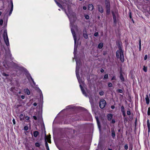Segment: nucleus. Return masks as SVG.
Wrapping results in <instances>:
<instances>
[{
    "instance_id": "nucleus-1",
    "label": "nucleus",
    "mask_w": 150,
    "mask_h": 150,
    "mask_svg": "<svg viewBox=\"0 0 150 150\" xmlns=\"http://www.w3.org/2000/svg\"><path fill=\"white\" fill-rule=\"evenodd\" d=\"M64 11L69 20L70 26L71 28H72L73 29H76L77 26L74 24V23L76 19V13L73 12L72 11L68 13L66 9H64Z\"/></svg>"
},
{
    "instance_id": "nucleus-2",
    "label": "nucleus",
    "mask_w": 150,
    "mask_h": 150,
    "mask_svg": "<svg viewBox=\"0 0 150 150\" xmlns=\"http://www.w3.org/2000/svg\"><path fill=\"white\" fill-rule=\"evenodd\" d=\"M71 31L74 40V57H75L76 56V51L77 50V47H78V44H76V34L74 30L72 28H71Z\"/></svg>"
},
{
    "instance_id": "nucleus-3",
    "label": "nucleus",
    "mask_w": 150,
    "mask_h": 150,
    "mask_svg": "<svg viewBox=\"0 0 150 150\" xmlns=\"http://www.w3.org/2000/svg\"><path fill=\"white\" fill-rule=\"evenodd\" d=\"M105 3L106 9V13L109 15L110 13V3L109 0H105Z\"/></svg>"
},
{
    "instance_id": "nucleus-4",
    "label": "nucleus",
    "mask_w": 150,
    "mask_h": 150,
    "mask_svg": "<svg viewBox=\"0 0 150 150\" xmlns=\"http://www.w3.org/2000/svg\"><path fill=\"white\" fill-rule=\"evenodd\" d=\"M3 38L6 45L7 46H9V44L7 34V30H4Z\"/></svg>"
},
{
    "instance_id": "nucleus-5",
    "label": "nucleus",
    "mask_w": 150,
    "mask_h": 150,
    "mask_svg": "<svg viewBox=\"0 0 150 150\" xmlns=\"http://www.w3.org/2000/svg\"><path fill=\"white\" fill-rule=\"evenodd\" d=\"M88 96L89 98V102L90 103L91 108H93L94 107V96L92 94H90Z\"/></svg>"
},
{
    "instance_id": "nucleus-6",
    "label": "nucleus",
    "mask_w": 150,
    "mask_h": 150,
    "mask_svg": "<svg viewBox=\"0 0 150 150\" xmlns=\"http://www.w3.org/2000/svg\"><path fill=\"white\" fill-rule=\"evenodd\" d=\"M75 59L76 62V71L77 70H78V72H79V69L81 66V62L80 60H77V58H75Z\"/></svg>"
},
{
    "instance_id": "nucleus-7",
    "label": "nucleus",
    "mask_w": 150,
    "mask_h": 150,
    "mask_svg": "<svg viewBox=\"0 0 150 150\" xmlns=\"http://www.w3.org/2000/svg\"><path fill=\"white\" fill-rule=\"evenodd\" d=\"M106 104L105 100L103 99L100 100L99 102V106L101 109H103L105 107Z\"/></svg>"
},
{
    "instance_id": "nucleus-8",
    "label": "nucleus",
    "mask_w": 150,
    "mask_h": 150,
    "mask_svg": "<svg viewBox=\"0 0 150 150\" xmlns=\"http://www.w3.org/2000/svg\"><path fill=\"white\" fill-rule=\"evenodd\" d=\"M76 73L79 83L80 84H81V83H83V81H82V79L81 78L79 74V72H78V70L76 71Z\"/></svg>"
},
{
    "instance_id": "nucleus-9",
    "label": "nucleus",
    "mask_w": 150,
    "mask_h": 150,
    "mask_svg": "<svg viewBox=\"0 0 150 150\" xmlns=\"http://www.w3.org/2000/svg\"><path fill=\"white\" fill-rule=\"evenodd\" d=\"M9 6L11 7V9L9 13V15L10 16L12 12L13 8V5L12 0L10 1V4H9L8 7H9Z\"/></svg>"
},
{
    "instance_id": "nucleus-10",
    "label": "nucleus",
    "mask_w": 150,
    "mask_h": 150,
    "mask_svg": "<svg viewBox=\"0 0 150 150\" xmlns=\"http://www.w3.org/2000/svg\"><path fill=\"white\" fill-rule=\"evenodd\" d=\"M80 87L81 88V91L82 92L83 94L86 97H88V96L87 95L86 93V91H85L84 88H83L82 86L81 85V84H80Z\"/></svg>"
},
{
    "instance_id": "nucleus-11",
    "label": "nucleus",
    "mask_w": 150,
    "mask_h": 150,
    "mask_svg": "<svg viewBox=\"0 0 150 150\" xmlns=\"http://www.w3.org/2000/svg\"><path fill=\"white\" fill-rule=\"evenodd\" d=\"M112 13L113 19V23L114 24L116 25L117 24V20L116 16L115 15L113 11H112Z\"/></svg>"
},
{
    "instance_id": "nucleus-12",
    "label": "nucleus",
    "mask_w": 150,
    "mask_h": 150,
    "mask_svg": "<svg viewBox=\"0 0 150 150\" xmlns=\"http://www.w3.org/2000/svg\"><path fill=\"white\" fill-rule=\"evenodd\" d=\"M120 60L121 62H123L124 61V57L123 51H121L120 55Z\"/></svg>"
},
{
    "instance_id": "nucleus-13",
    "label": "nucleus",
    "mask_w": 150,
    "mask_h": 150,
    "mask_svg": "<svg viewBox=\"0 0 150 150\" xmlns=\"http://www.w3.org/2000/svg\"><path fill=\"white\" fill-rule=\"evenodd\" d=\"M83 37L86 39H87L88 37V35L85 29L83 30Z\"/></svg>"
},
{
    "instance_id": "nucleus-14",
    "label": "nucleus",
    "mask_w": 150,
    "mask_h": 150,
    "mask_svg": "<svg viewBox=\"0 0 150 150\" xmlns=\"http://www.w3.org/2000/svg\"><path fill=\"white\" fill-rule=\"evenodd\" d=\"M25 75L27 78L29 80H30V79H32V78L30 76V74L28 73V71H25Z\"/></svg>"
},
{
    "instance_id": "nucleus-15",
    "label": "nucleus",
    "mask_w": 150,
    "mask_h": 150,
    "mask_svg": "<svg viewBox=\"0 0 150 150\" xmlns=\"http://www.w3.org/2000/svg\"><path fill=\"white\" fill-rule=\"evenodd\" d=\"M113 117V115L112 114L110 113L107 115V118L108 120L110 121L111 120H112Z\"/></svg>"
},
{
    "instance_id": "nucleus-16",
    "label": "nucleus",
    "mask_w": 150,
    "mask_h": 150,
    "mask_svg": "<svg viewBox=\"0 0 150 150\" xmlns=\"http://www.w3.org/2000/svg\"><path fill=\"white\" fill-rule=\"evenodd\" d=\"M111 136L113 139H114L115 137V132L114 128H111Z\"/></svg>"
},
{
    "instance_id": "nucleus-17",
    "label": "nucleus",
    "mask_w": 150,
    "mask_h": 150,
    "mask_svg": "<svg viewBox=\"0 0 150 150\" xmlns=\"http://www.w3.org/2000/svg\"><path fill=\"white\" fill-rule=\"evenodd\" d=\"M98 6L99 11L101 13H103V10L102 6L100 5H98Z\"/></svg>"
},
{
    "instance_id": "nucleus-18",
    "label": "nucleus",
    "mask_w": 150,
    "mask_h": 150,
    "mask_svg": "<svg viewBox=\"0 0 150 150\" xmlns=\"http://www.w3.org/2000/svg\"><path fill=\"white\" fill-rule=\"evenodd\" d=\"M116 43L118 46L119 49L121 51H123L122 48L121 47L120 44V42L119 41H116Z\"/></svg>"
},
{
    "instance_id": "nucleus-19",
    "label": "nucleus",
    "mask_w": 150,
    "mask_h": 150,
    "mask_svg": "<svg viewBox=\"0 0 150 150\" xmlns=\"http://www.w3.org/2000/svg\"><path fill=\"white\" fill-rule=\"evenodd\" d=\"M121 51L120 50H117L116 53V57L117 58H120V55Z\"/></svg>"
},
{
    "instance_id": "nucleus-20",
    "label": "nucleus",
    "mask_w": 150,
    "mask_h": 150,
    "mask_svg": "<svg viewBox=\"0 0 150 150\" xmlns=\"http://www.w3.org/2000/svg\"><path fill=\"white\" fill-rule=\"evenodd\" d=\"M94 7L93 5L91 4H89L88 9L89 10L92 11Z\"/></svg>"
},
{
    "instance_id": "nucleus-21",
    "label": "nucleus",
    "mask_w": 150,
    "mask_h": 150,
    "mask_svg": "<svg viewBox=\"0 0 150 150\" xmlns=\"http://www.w3.org/2000/svg\"><path fill=\"white\" fill-rule=\"evenodd\" d=\"M120 79L122 82H124L125 81V79L122 74H120Z\"/></svg>"
},
{
    "instance_id": "nucleus-22",
    "label": "nucleus",
    "mask_w": 150,
    "mask_h": 150,
    "mask_svg": "<svg viewBox=\"0 0 150 150\" xmlns=\"http://www.w3.org/2000/svg\"><path fill=\"white\" fill-rule=\"evenodd\" d=\"M103 46V43L100 42L98 45V47L99 49H101L102 48Z\"/></svg>"
},
{
    "instance_id": "nucleus-23",
    "label": "nucleus",
    "mask_w": 150,
    "mask_h": 150,
    "mask_svg": "<svg viewBox=\"0 0 150 150\" xmlns=\"http://www.w3.org/2000/svg\"><path fill=\"white\" fill-rule=\"evenodd\" d=\"M39 134V132L37 131H35L33 132V135L34 137H36Z\"/></svg>"
},
{
    "instance_id": "nucleus-24",
    "label": "nucleus",
    "mask_w": 150,
    "mask_h": 150,
    "mask_svg": "<svg viewBox=\"0 0 150 150\" xmlns=\"http://www.w3.org/2000/svg\"><path fill=\"white\" fill-rule=\"evenodd\" d=\"M145 99L146 100V103L147 104H149V99L148 95H146V97L145 98Z\"/></svg>"
},
{
    "instance_id": "nucleus-25",
    "label": "nucleus",
    "mask_w": 150,
    "mask_h": 150,
    "mask_svg": "<svg viewBox=\"0 0 150 150\" xmlns=\"http://www.w3.org/2000/svg\"><path fill=\"white\" fill-rule=\"evenodd\" d=\"M67 9L68 10L69 13L72 11L71 6L69 5L67 6Z\"/></svg>"
},
{
    "instance_id": "nucleus-26",
    "label": "nucleus",
    "mask_w": 150,
    "mask_h": 150,
    "mask_svg": "<svg viewBox=\"0 0 150 150\" xmlns=\"http://www.w3.org/2000/svg\"><path fill=\"white\" fill-rule=\"evenodd\" d=\"M96 121H97V123L98 125V127L99 130H100V129H101V125H100V121H99V120H96Z\"/></svg>"
},
{
    "instance_id": "nucleus-27",
    "label": "nucleus",
    "mask_w": 150,
    "mask_h": 150,
    "mask_svg": "<svg viewBox=\"0 0 150 150\" xmlns=\"http://www.w3.org/2000/svg\"><path fill=\"white\" fill-rule=\"evenodd\" d=\"M45 146L46 147L47 150H50L49 148V146H48V143H47V141H46V139H45Z\"/></svg>"
},
{
    "instance_id": "nucleus-28",
    "label": "nucleus",
    "mask_w": 150,
    "mask_h": 150,
    "mask_svg": "<svg viewBox=\"0 0 150 150\" xmlns=\"http://www.w3.org/2000/svg\"><path fill=\"white\" fill-rule=\"evenodd\" d=\"M25 93H26L28 95H29L30 94V91L28 89H26L25 90Z\"/></svg>"
},
{
    "instance_id": "nucleus-29",
    "label": "nucleus",
    "mask_w": 150,
    "mask_h": 150,
    "mask_svg": "<svg viewBox=\"0 0 150 150\" xmlns=\"http://www.w3.org/2000/svg\"><path fill=\"white\" fill-rule=\"evenodd\" d=\"M20 120H23L24 119V117L23 116V114H21L20 115Z\"/></svg>"
},
{
    "instance_id": "nucleus-30",
    "label": "nucleus",
    "mask_w": 150,
    "mask_h": 150,
    "mask_svg": "<svg viewBox=\"0 0 150 150\" xmlns=\"http://www.w3.org/2000/svg\"><path fill=\"white\" fill-rule=\"evenodd\" d=\"M57 5L59 7H60L62 9H63L64 10V9H64V8L62 6V5H61V4L59 3H57Z\"/></svg>"
},
{
    "instance_id": "nucleus-31",
    "label": "nucleus",
    "mask_w": 150,
    "mask_h": 150,
    "mask_svg": "<svg viewBox=\"0 0 150 150\" xmlns=\"http://www.w3.org/2000/svg\"><path fill=\"white\" fill-rule=\"evenodd\" d=\"M147 127H148V129H149H149H150V124H149V120H148L147 121Z\"/></svg>"
},
{
    "instance_id": "nucleus-32",
    "label": "nucleus",
    "mask_w": 150,
    "mask_h": 150,
    "mask_svg": "<svg viewBox=\"0 0 150 150\" xmlns=\"http://www.w3.org/2000/svg\"><path fill=\"white\" fill-rule=\"evenodd\" d=\"M141 39H140L139 41V50L140 51L141 49Z\"/></svg>"
},
{
    "instance_id": "nucleus-33",
    "label": "nucleus",
    "mask_w": 150,
    "mask_h": 150,
    "mask_svg": "<svg viewBox=\"0 0 150 150\" xmlns=\"http://www.w3.org/2000/svg\"><path fill=\"white\" fill-rule=\"evenodd\" d=\"M117 91L118 93H123V91L122 89H118L117 90Z\"/></svg>"
},
{
    "instance_id": "nucleus-34",
    "label": "nucleus",
    "mask_w": 150,
    "mask_h": 150,
    "mask_svg": "<svg viewBox=\"0 0 150 150\" xmlns=\"http://www.w3.org/2000/svg\"><path fill=\"white\" fill-rule=\"evenodd\" d=\"M35 146L37 147H40V144L38 142H36L35 144Z\"/></svg>"
},
{
    "instance_id": "nucleus-35",
    "label": "nucleus",
    "mask_w": 150,
    "mask_h": 150,
    "mask_svg": "<svg viewBox=\"0 0 150 150\" xmlns=\"http://www.w3.org/2000/svg\"><path fill=\"white\" fill-rule=\"evenodd\" d=\"M129 17H130V18L131 19H132V21L133 22V23H134V21H133V19H132V17L131 13L130 12H129Z\"/></svg>"
},
{
    "instance_id": "nucleus-36",
    "label": "nucleus",
    "mask_w": 150,
    "mask_h": 150,
    "mask_svg": "<svg viewBox=\"0 0 150 150\" xmlns=\"http://www.w3.org/2000/svg\"><path fill=\"white\" fill-rule=\"evenodd\" d=\"M143 69L144 72H146L147 71V67H145V66H144Z\"/></svg>"
},
{
    "instance_id": "nucleus-37",
    "label": "nucleus",
    "mask_w": 150,
    "mask_h": 150,
    "mask_svg": "<svg viewBox=\"0 0 150 150\" xmlns=\"http://www.w3.org/2000/svg\"><path fill=\"white\" fill-rule=\"evenodd\" d=\"M2 75L5 76H9V75L7 74H6L4 72L2 73Z\"/></svg>"
},
{
    "instance_id": "nucleus-38",
    "label": "nucleus",
    "mask_w": 150,
    "mask_h": 150,
    "mask_svg": "<svg viewBox=\"0 0 150 150\" xmlns=\"http://www.w3.org/2000/svg\"><path fill=\"white\" fill-rule=\"evenodd\" d=\"M108 52L107 51H103V55L105 56L108 54Z\"/></svg>"
},
{
    "instance_id": "nucleus-39",
    "label": "nucleus",
    "mask_w": 150,
    "mask_h": 150,
    "mask_svg": "<svg viewBox=\"0 0 150 150\" xmlns=\"http://www.w3.org/2000/svg\"><path fill=\"white\" fill-rule=\"evenodd\" d=\"M99 93L100 95L103 96V95H104V93L103 91H102L99 92Z\"/></svg>"
},
{
    "instance_id": "nucleus-40",
    "label": "nucleus",
    "mask_w": 150,
    "mask_h": 150,
    "mask_svg": "<svg viewBox=\"0 0 150 150\" xmlns=\"http://www.w3.org/2000/svg\"><path fill=\"white\" fill-rule=\"evenodd\" d=\"M108 74H105L104 76V79H108Z\"/></svg>"
},
{
    "instance_id": "nucleus-41",
    "label": "nucleus",
    "mask_w": 150,
    "mask_h": 150,
    "mask_svg": "<svg viewBox=\"0 0 150 150\" xmlns=\"http://www.w3.org/2000/svg\"><path fill=\"white\" fill-rule=\"evenodd\" d=\"M147 115H150V108L149 107L148 109V110L147 112Z\"/></svg>"
},
{
    "instance_id": "nucleus-42",
    "label": "nucleus",
    "mask_w": 150,
    "mask_h": 150,
    "mask_svg": "<svg viewBox=\"0 0 150 150\" xmlns=\"http://www.w3.org/2000/svg\"><path fill=\"white\" fill-rule=\"evenodd\" d=\"M108 86L109 87H112V84L111 83H109L108 84Z\"/></svg>"
},
{
    "instance_id": "nucleus-43",
    "label": "nucleus",
    "mask_w": 150,
    "mask_h": 150,
    "mask_svg": "<svg viewBox=\"0 0 150 150\" xmlns=\"http://www.w3.org/2000/svg\"><path fill=\"white\" fill-rule=\"evenodd\" d=\"M121 111H122V112L125 111V108H124V107L123 106V105H122L121 106Z\"/></svg>"
},
{
    "instance_id": "nucleus-44",
    "label": "nucleus",
    "mask_w": 150,
    "mask_h": 150,
    "mask_svg": "<svg viewBox=\"0 0 150 150\" xmlns=\"http://www.w3.org/2000/svg\"><path fill=\"white\" fill-rule=\"evenodd\" d=\"M85 18L88 20L89 19V16L88 15H86L85 16Z\"/></svg>"
},
{
    "instance_id": "nucleus-45",
    "label": "nucleus",
    "mask_w": 150,
    "mask_h": 150,
    "mask_svg": "<svg viewBox=\"0 0 150 150\" xmlns=\"http://www.w3.org/2000/svg\"><path fill=\"white\" fill-rule=\"evenodd\" d=\"M98 35V32H96L94 34V36L95 37H97Z\"/></svg>"
},
{
    "instance_id": "nucleus-46",
    "label": "nucleus",
    "mask_w": 150,
    "mask_h": 150,
    "mask_svg": "<svg viewBox=\"0 0 150 150\" xmlns=\"http://www.w3.org/2000/svg\"><path fill=\"white\" fill-rule=\"evenodd\" d=\"M24 128L25 130L27 131L28 129V127L27 126H25L24 127Z\"/></svg>"
},
{
    "instance_id": "nucleus-47",
    "label": "nucleus",
    "mask_w": 150,
    "mask_h": 150,
    "mask_svg": "<svg viewBox=\"0 0 150 150\" xmlns=\"http://www.w3.org/2000/svg\"><path fill=\"white\" fill-rule=\"evenodd\" d=\"M39 92L40 93V97H41V96L42 97V92L41 90L40 89H39Z\"/></svg>"
},
{
    "instance_id": "nucleus-48",
    "label": "nucleus",
    "mask_w": 150,
    "mask_h": 150,
    "mask_svg": "<svg viewBox=\"0 0 150 150\" xmlns=\"http://www.w3.org/2000/svg\"><path fill=\"white\" fill-rule=\"evenodd\" d=\"M3 22V21L2 19H0V26L2 25Z\"/></svg>"
},
{
    "instance_id": "nucleus-49",
    "label": "nucleus",
    "mask_w": 150,
    "mask_h": 150,
    "mask_svg": "<svg viewBox=\"0 0 150 150\" xmlns=\"http://www.w3.org/2000/svg\"><path fill=\"white\" fill-rule=\"evenodd\" d=\"M124 122H127L128 121L127 118V117H124Z\"/></svg>"
},
{
    "instance_id": "nucleus-50",
    "label": "nucleus",
    "mask_w": 150,
    "mask_h": 150,
    "mask_svg": "<svg viewBox=\"0 0 150 150\" xmlns=\"http://www.w3.org/2000/svg\"><path fill=\"white\" fill-rule=\"evenodd\" d=\"M15 90V88H12L10 89L11 91H12L13 92H14Z\"/></svg>"
},
{
    "instance_id": "nucleus-51",
    "label": "nucleus",
    "mask_w": 150,
    "mask_h": 150,
    "mask_svg": "<svg viewBox=\"0 0 150 150\" xmlns=\"http://www.w3.org/2000/svg\"><path fill=\"white\" fill-rule=\"evenodd\" d=\"M124 147H125V149L126 150H127L128 149V146L127 145V144L125 145Z\"/></svg>"
},
{
    "instance_id": "nucleus-52",
    "label": "nucleus",
    "mask_w": 150,
    "mask_h": 150,
    "mask_svg": "<svg viewBox=\"0 0 150 150\" xmlns=\"http://www.w3.org/2000/svg\"><path fill=\"white\" fill-rule=\"evenodd\" d=\"M127 113L128 115H129L131 114V112L129 110L127 111Z\"/></svg>"
},
{
    "instance_id": "nucleus-53",
    "label": "nucleus",
    "mask_w": 150,
    "mask_h": 150,
    "mask_svg": "<svg viewBox=\"0 0 150 150\" xmlns=\"http://www.w3.org/2000/svg\"><path fill=\"white\" fill-rule=\"evenodd\" d=\"M115 122V120L114 119H112L111 123L112 124H114Z\"/></svg>"
},
{
    "instance_id": "nucleus-54",
    "label": "nucleus",
    "mask_w": 150,
    "mask_h": 150,
    "mask_svg": "<svg viewBox=\"0 0 150 150\" xmlns=\"http://www.w3.org/2000/svg\"><path fill=\"white\" fill-rule=\"evenodd\" d=\"M25 119L26 120H29L30 117L28 116H26L25 117Z\"/></svg>"
},
{
    "instance_id": "nucleus-55",
    "label": "nucleus",
    "mask_w": 150,
    "mask_h": 150,
    "mask_svg": "<svg viewBox=\"0 0 150 150\" xmlns=\"http://www.w3.org/2000/svg\"><path fill=\"white\" fill-rule=\"evenodd\" d=\"M122 112V114H123V116L125 117L126 116V114H125V111Z\"/></svg>"
},
{
    "instance_id": "nucleus-56",
    "label": "nucleus",
    "mask_w": 150,
    "mask_h": 150,
    "mask_svg": "<svg viewBox=\"0 0 150 150\" xmlns=\"http://www.w3.org/2000/svg\"><path fill=\"white\" fill-rule=\"evenodd\" d=\"M33 118L35 120H37V117L35 116H33Z\"/></svg>"
},
{
    "instance_id": "nucleus-57",
    "label": "nucleus",
    "mask_w": 150,
    "mask_h": 150,
    "mask_svg": "<svg viewBox=\"0 0 150 150\" xmlns=\"http://www.w3.org/2000/svg\"><path fill=\"white\" fill-rule=\"evenodd\" d=\"M147 55H146L145 56V57H144V60H146L147 59Z\"/></svg>"
},
{
    "instance_id": "nucleus-58",
    "label": "nucleus",
    "mask_w": 150,
    "mask_h": 150,
    "mask_svg": "<svg viewBox=\"0 0 150 150\" xmlns=\"http://www.w3.org/2000/svg\"><path fill=\"white\" fill-rule=\"evenodd\" d=\"M13 122L14 125H15L16 124V122L15 119H13Z\"/></svg>"
},
{
    "instance_id": "nucleus-59",
    "label": "nucleus",
    "mask_w": 150,
    "mask_h": 150,
    "mask_svg": "<svg viewBox=\"0 0 150 150\" xmlns=\"http://www.w3.org/2000/svg\"><path fill=\"white\" fill-rule=\"evenodd\" d=\"M120 74H122V68L121 67L120 68Z\"/></svg>"
},
{
    "instance_id": "nucleus-60",
    "label": "nucleus",
    "mask_w": 150,
    "mask_h": 150,
    "mask_svg": "<svg viewBox=\"0 0 150 150\" xmlns=\"http://www.w3.org/2000/svg\"><path fill=\"white\" fill-rule=\"evenodd\" d=\"M137 118H136L135 121V125H136V126L137 125Z\"/></svg>"
},
{
    "instance_id": "nucleus-61",
    "label": "nucleus",
    "mask_w": 150,
    "mask_h": 150,
    "mask_svg": "<svg viewBox=\"0 0 150 150\" xmlns=\"http://www.w3.org/2000/svg\"><path fill=\"white\" fill-rule=\"evenodd\" d=\"M115 79V76H113L111 80H113Z\"/></svg>"
},
{
    "instance_id": "nucleus-62",
    "label": "nucleus",
    "mask_w": 150,
    "mask_h": 150,
    "mask_svg": "<svg viewBox=\"0 0 150 150\" xmlns=\"http://www.w3.org/2000/svg\"><path fill=\"white\" fill-rule=\"evenodd\" d=\"M25 96L24 95H22L21 96V98L22 99H24L25 98Z\"/></svg>"
},
{
    "instance_id": "nucleus-63",
    "label": "nucleus",
    "mask_w": 150,
    "mask_h": 150,
    "mask_svg": "<svg viewBox=\"0 0 150 150\" xmlns=\"http://www.w3.org/2000/svg\"><path fill=\"white\" fill-rule=\"evenodd\" d=\"M100 72L102 73H103L104 72V70L102 69H101L100 70Z\"/></svg>"
},
{
    "instance_id": "nucleus-64",
    "label": "nucleus",
    "mask_w": 150,
    "mask_h": 150,
    "mask_svg": "<svg viewBox=\"0 0 150 150\" xmlns=\"http://www.w3.org/2000/svg\"><path fill=\"white\" fill-rule=\"evenodd\" d=\"M83 10H86V9H87V8L86 6H83Z\"/></svg>"
}]
</instances>
